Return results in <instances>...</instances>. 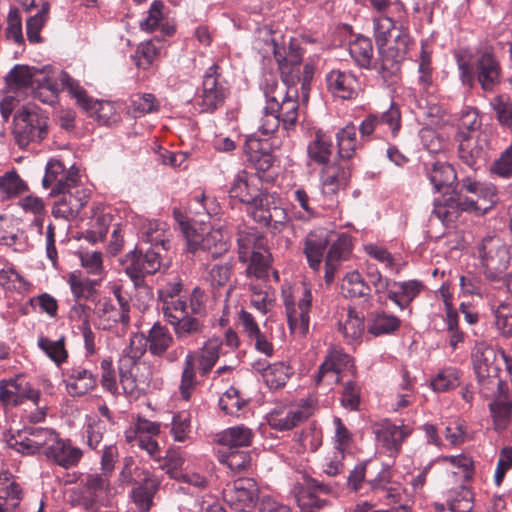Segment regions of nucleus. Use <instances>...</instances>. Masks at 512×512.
Wrapping results in <instances>:
<instances>
[{
  "mask_svg": "<svg viewBox=\"0 0 512 512\" xmlns=\"http://www.w3.org/2000/svg\"><path fill=\"white\" fill-rule=\"evenodd\" d=\"M50 6L47 2L42 3L41 9L28 18L26 22V33L30 43L37 44L43 41L40 31L44 27L49 13Z\"/></svg>",
  "mask_w": 512,
  "mask_h": 512,
  "instance_id": "57",
  "label": "nucleus"
},
{
  "mask_svg": "<svg viewBox=\"0 0 512 512\" xmlns=\"http://www.w3.org/2000/svg\"><path fill=\"white\" fill-rule=\"evenodd\" d=\"M364 320L353 309H349L346 319L339 322V330L342 332L348 344L357 342L364 332Z\"/></svg>",
  "mask_w": 512,
  "mask_h": 512,
  "instance_id": "54",
  "label": "nucleus"
},
{
  "mask_svg": "<svg viewBox=\"0 0 512 512\" xmlns=\"http://www.w3.org/2000/svg\"><path fill=\"white\" fill-rule=\"evenodd\" d=\"M400 325L398 317L384 311H376L369 316L368 332L374 336L391 334L397 331Z\"/></svg>",
  "mask_w": 512,
  "mask_h": 512,
  "instance_id": "44",
  "label": "nucleus"
},
{
  "mask_svg": "<svg viewBox=\"0 0 512 512\" xmlns=\"http://www.w3.org/2000/svg\"><path fill=\"white\" fill-rule=\"evenodd\" d=\"M247 161L256 169V173L267 172L274 164L275 157L267 141L256 137H248L243 146Z\"/></svg>",
  "mask_w": 512,
  "mask_h": 512,
  "instance_id": "25",
  "label": "nucleus"
},
{
  "mask_svg": "<svg viewBox=\"0 0 512 512\" xmlns=\"http://www.w3.org/2000/svg\"><path fill=\"white\" fill-rule=\"evenodd\" d=\"M351 177V168L348 162L335 161L323 166L321 171L322 195L324 205L331 207L337 201L336 197L340 189L345 188Z\"/></svg>",
  "mask_w": 512,
  "mask_h": 512,
  "instance_id": "12",
  "label": "nucleus"
},
{
  "mask_svg": "<svg viewBox=\"0 0 512 512\" xmlns=\"http://www.w3.org/2000/svg\"><path fill=\"white\" fill-rule=\"evenodd\" d=\"M332 155L330 136L322 130H317L307 145V156L310 162L320 166L329 164Z\"/></svg>",
  "mask_w": 512,
  "mask_h": 512,
  "instance_id": "35",
  "label": "nucleus"
},
{
  "mask_svg": "<svg viewBox=\"0 0 512 512\" xmlns=\"http://www.w3.org/2000/svg\"><path fill=\"white\" fill-rule=\"evenodd\" d=\"M331 241V235L325 229L310 231L304 239L303 253L306 256L308 265L314 271L320 269L324 252Z\"/></svg>",
  "mask_w": 512,
  "mask_h": 512,
  "instance_id": "26",
  "label": "nucleus"
},
{
  "mask_svg": "<svg viewBox=\"0 0 512 512\" xmlns=\"http://www.w3.org/2000/svg\"><path fill=\"white\" fill-rule=\"evenodd\" d=\"M160 482L156 478L147 477L144 482L132 490V497L139 510L148 512L153 503V497L159 489Z\"/></svg>",
  "mask_w": 512,
  "mask_h": 512,
  "instance_id": "46",
  "label": "nucleus"
},
{
  "mask_svg": "<svg viewBox=\"0 0 512 512\" xmlns=\"http://www.w3.org/2000/svg\"><path fill=\"white\" fill-rule=\"evenodd\" d=\"M37 344L57 367H61V365L67 361L68 351L65 348V337L53 341L48 337L40 336Z\"/></svg>",
  "mask_w": 512,
  "mask_h": 512,
  "instance_id": "52",
  "label": "nucleus"
},
{
  "mask_svg": "<svg viewBox=\"0 0 512 512\" xmlns=\"http://www.w3.org/2000/svg\"><path fill=\"white\" fill-rule=\"evenodd\" d=\"M58 81L63 89H66L69 95L76 100L77 105L85 110L89 107L92 97H90L86 90L80 85L79 81L72 78L67 72L61 71Z\"/></svg>",
  "mask_w": 512,
  "mask_h": 512,
  "instance_id": "55",
  "label": "nucleus"
},
{
  "mask_svg": "<svg viewBox=\"0 0 512 512\" xmlns=\"http://www.w3.org/2000/svg\"><path fill=\"white\" fill-rule=\"evenodd\" d=\"M422 289L423 284L418 280L393 281L387 298L401 310H404L419 295Z\"/></svg>",
  "mask_w": 512,
  "mask_h": 512,
  "instance_id": "33",
  "label": "nucleus"
},
{
  "mask_svg": "<svg viewBox=\"0 0 512 512\" xmlns=\"http://www.w3.org/2000/svg\"><path fill=\"white\" fill-rule=\"evenodd\" d=\"M474 195L477 196V200H474L476 202L474 212L477 214L487 213L497 201V189L490 182H483Z\"/></svg>",
  "mask_w": 512,
  "mask_h": 512,
  "instance_id": "62",
  "label": "nucleus"
},
{
  "mask_svg": "<svg viewBox=\"0 0 512 512\" xmlns=\"http://www.w3.org/2000/svg\"><path fill=\"white\" fill-rule=\"evenodd\" d=\"M176 338L180 341L202 333L204 325L199 317L186 314L170 324Z\"/></svg>",
  "mask_w": 512,
  "mask_h": 512,
  "instance_id": "51",
  "label": "nucleus"
},
{
  "mask_svg": "<svg viewBox=\"0 0 512 512\" xmlns=\"http://www.w3.org/2000/svg\"><path fill=\"white\" fill-rule=\"evenodd\" d=\"M374 432L377 441L393 456L401 451L403 441L411 434V428L384 420L376 426Z\"/></svg>",
  "mask_w": 512,
  "mask_h": 512,
  "instance_id": "23",
  "label": "nucleus"
},
{
  "mask_svg": "<svg viewBox=\"0 0 512 512\" xmlns=\"http://www.w3.org/2000/svg\"><path fill=\"white\" fill-rule=\"evenodd\" d=\"M228 95V83L215 63L204 72L202 86L195 97L196 106L201 113H213L224 105Z\"/></svg>",
  "mask_w": 512,
  "mask_h": 512,
  "instance_id": "7",
  "label": "nucleus"
},
{
  "mask_svg": "<svg viewBox=\"0 0 512 512\" xmlns=\"http://www.w3.org/2000/svg\"><path fill=\"white\" fill-rule=\"evenodd\" d=\"M39 398V390L34 389L21 376L0 381V401L3 404L17 406L26 400H30L37 405Z\"/></svg>",
  "mask_w": 512,
  "mask_h": 512,
  "instance_id": "20",
  "label": "nucleus"
},
{
  "mask_svg": "<svg viewBox=\"0 0 512 512\" xmlns=\"http://www.w3.org/2000/svg\"><path fill=\"white\" fill-rule=\"evenodd\" d=\"M501 351L486 342H477L472 352V363L481 393L490 397L497 391L502 394L506 387L499 379Z\"/></svg>",
  "mask_w": 512,
  "mask_h": 512,
  "instance_id": "4",
  "label": "nucleus"
},
{
  "mask_svg": "<svg viewBox=\"0 0 512 512\" xmlns=\"http://www.w3.org/2000/svg\"><path fill=\"white\" fill-rule=\"evenodd\" d=\"M252 439V430L244 425L228 428L218 435V443L231 448L249 446Z\"/></svg>",
  "mask_w": 512,
  "mask_h": 512,
  "instance_id": "47",
  "label": "nucleus"
},
{
  "mask_svg": "<svg viewBox=\"0 0 512 512\" xmlns=\"http://www.w3.org/2000/svg\"><path fill=\"white\" fill-rule=\"evenodd\" d=\"M481 121L479 119L478 111L474 108H466L461 112L458 130L455 138L469 137L478 134H487L481 129Z\"/></svg>",
  "mask_w": 512,
  "mask_h": 512,
  "instance_id": "53",
  "label": "nucleus"
},
{
  "mask_svg": "<svg viewBox=\"0 0 512 512\" xmlns=\"http://www.w3.org/2000/svg\"><path fill=\"white\" fill-rule=\"evenodd\" d=\"M55 439V431L44 427H25L6 436L8 447L22 455H35L47 450L49 442Z\"/></svg>",
  "mask_w": 512,
  "mask_h": 512,
  "instance_id": "9",
  "label": "nucleus"
},
{
  "mask_svg": "<svg viewBox=\"0 0 512 512\" xmlns=\"http://www.w3.org/2000/svg\"><path fill=\"white\" fill-rule=\"evenodd\" d=\"M126 275L133 284H141L147 275H153L161 267L159 250L149 248L145 252L134 249L125 255L123 260Z\"/></svg>",
  "mask_w": 512,
  "mask_h": 512,
  "instance_id": "10",
  "label": "nucleus"
},
{
  "mask_svg": "<svg viewBox=\"0 0 512 512\" xmlns=\"http://www.w3.org/2000/svg\"><path fill=\"white\" fill-rule=\"evenodd\" d=\"M167 223L163 221H149L143 228L142 239L149 242L155 250L161 248L168 250L170 248V237Z\"/></svg>",
  "mask_w": 512,
  "mask_h": 512,
  "instance_id": "38",
  "label": "nucleus"
},
{
  "mask_svg": "<svg viewBox=\"0 0 512 512\" xmlns=\"http://www.w3.org/2000/svg\"><path fill=\"white\" fill-rule=\"evenodd\" d=\"M238 259L242 263H247L253 252L263 250L268 246V240L261 232L255 228H245L239 230L238 238Z\"/></svg>",
  "mask_w": 512,
  "mask_h": 512,
  "instance_id": "32",
  "label": "nucleus"
},
{
  "mask_svg": "<svg viewBox=\"0 0 512 512\" xmlns=\"http://www.w3.org/2000/svg\"><path fill=\"white\" fill-rule=\"evenodd\" d=\"M490 105L499 124L512 133V102L506 95L492 98Z\"/></svg>",
  "mask_w": 512,
  "mask_h": 512,
  "instance_id": "60",
  "label": "nucleus"
},
{
  "mask_svg": "<svg viewBox=\"0 0 512 512\" xmlns=\"http://www.w3.org/2000/svg\"><path fill=\"white\" fill-rule=\"evenodd\" d=\"M357 129L350 123L336 133L339 162H347L357 149Z\"/></svg>",
  "mask_w": 512,
  "mask_h": 512,
  "instance_id": "43",
  "label": "nucleus"
},
{
  "mask_svg": "<svg viewBox=\"0 0 512 512\" xmlns=\"http://www.w3.org/2000/svg\"><path fill=\"white\" fill-rule=\"evenodd\" d=\"M34 69L27 65H15L5 76L10 89H21L33 85Z\"/></svg>",
  "mask_w": 512,
  "mask_h": 512,
  "instance_id": "58",
  "label": "nucleus"
},
{
  "mask_svg": "<svg viewBox=\"0 0 512 512\" xmlns=\"http://www.w3.org/2000/svg\"><path fill=\"white\" fill-rule=\"evenodd\" d=\"M489 172L493 177L506 180L512 178V144L492 162Z\"/></svg>",
  "mask_w": 512,
  "mask_h": 512,
  "instance_id": "64",
  "label": "nucleus"
},
{
  "mask_svg": "<svg viewBox=\"0 0 512 512\" xmlns=\"http://www.w3.org/2000/svg\"><path fill=\"white\" fill-rule=\"evenodd\" d=\"M326 85L332 95L344 100L354 99L359 90V82L349 71L331 70L326 75Z\"/></svg>",
  "mask_w": 512,
  "mask_h": 512,
  "instance_id": "27",
  "label": "nucleus"
},
{
  "mask_svg": "<svg viewBox=\"0 0 512 512\" xmlns=\"http://www.w3.org/2000/svg\"><path fill=\"white\" fill-rule=\"evenodd\" d=\"M222 345L220 338L212 337L199 349L188 351L183 361L178 387L182 399L190 400L199 383L197 372L201 377H206L212 371L220 357Z\"/></svg>",
  "mask_w": 512,
  "mask_h": 512,
  "instance_id": "3",
  "label": "nucleus"
},
{
  "mask_svg": "<svg viewBox=\"0 0 512 512\" xmlns=\"http://www.w3.org/2000/svg\"><path fill=\"white\" fill-rule=\"evenodd\" d=\"M61 374L65 389L71 397H83L97 387V374L84 363H73L64 368Z\"/></svg>",
  "mask_w": 512,
  "mask_h": 512,
  "instance_id": "15",
  "label": "nucleus"
},
{
  "mask_svg": "<svg viewBox=\"0 0 512 512\" xmlns=\"http://www.w3.org/2000/svg\"><path fill=\"white\" fill-rule=\"evenodd\" d=\"M78 169L71 167L66 169L59 160H50L46 165L45 175L42 180L44 188H50V196H56L71 190L80 184Z\"/></svg>",
  "mask_w": 512,
  "mask_h": 512,
  "instance_id": "13",
  "label": "nucleus"
},
{
  "mask_svg": "<svg viewBox=\"0 0 512 512\" xmlns=\"http://www.w3.org/2000/svg\"><path fill=\"white\" fill-rule=\"evenodd\" d=\"M311 415V406L305 404L290 409L285 415L280 413H271L267 417V422L269 426L274 430L287 431L303 423Z\"/></svg>",
  "mask_w": 512,
  "mask_h": 512,
  "instance_id": "30",
  "label": "nucleus"
},
{
  "mask_svg": "<svg viewBox=\"0 0 512 512\" xmlns=\"http://www.w3.org/2000/svg\"><path fill=\"white\" fill-rule=\"evenodd\" d=\"M480 267L484 277L490 282L506 279L510 265V251L499 237H486L478 247Z\"/></svg>",
  "mask_w": 512,
  "mask_h": 512,
  "instance_id": "5",
  "label": "nucleus"
},
{
  "mask_svg": "<svg viewBox=\"0 0 512 512\" xmlns=\"http://www.w3.org/2000/svg\"><path fill=\"white\" fill-rule=\"evenodd\" d=\"M98 325L103 330H111L118 323L127 326L130 322V315L126 310L121 311L111 300L104 299L97 308Z\"/></svg>",
  "mask_w": 512,
  "mask_h": 512,
  "instance_id": "36",
  "label": "nucleus"
},
{
  "mask_svg": "<svg viewBox=\"0 0 512 512\" xmlns=\"http://www.w3.org/2000/svg\"><path fill=\"white\" fill-rule=\"evenodd\" d=\"M249 264L246 273L249 277H255L260 280H267L269 277V270L272 264V255L268 246L263 250H258L250 255Z\"/></svg>",
  "mask_w": 512,
  "mask_h": 512,
  "instance_id": "45",
  "label": "nucleus"
},
{
  "mask_svg": "<svg viewBox=\"0 0 512 512\" xmlns=\"http://www.w3.org/2000/svg\"><path fill=\"white\" fill-rule=\"evenodd\" d=\"M47 116L33 105L19 109L14 116L13 134L17 145L24 149L32 142H40L47 135Z\"/></svg>",
  "mask_w": 512,
  "mask_h": 512,
  "instance_id": "6",
  "label": "nucleus"
},
{
  "mask_svg": "<svg viewBox=\"0 0 512 512\" xmlns=\"http://www.w3.org/2000/svg\"><path fill=\"white\" fill-rule=\"evenodd\" d=\"M402 116L397 103L391 102L387 110L381 113H369L361 121L359 132L364 141L371 140L372 135L381 126H386L393 137H396L401 129Z\"/></svg>",
  "mask_w": 512,
  "mask_h": 512,
  "instance_id": "14",
  "label": "nucleus"
},
{
  "mask_svg": "<svg viewBox=\"0 0 512 512\" xmlns=\"http://www.w3.org/2000/svg\"><path fill=\"white\" fill-rule=\"evenodd\" d=\"M218 205L214 200H209L202 192L195 195L189 202V211L195 217H199L197 221L203 223L206 218L218 213Z\"/></svg>",
  "mask_w": 512,
  "mask_h": 512,
  "instance_id": "59",
  "label": "nucleus"
},
{
  "mask_svg": "<svg viewBox=\"0 0 512 512\" xmlns=\"http://www.w3.org/2000/svg\"><path fill=\"white\" fill-rule=\"evenodd\" d=\"M373 45L369 37L357 36L354 41L349 44V53L355 63L365 69H374Z\"/></svg>",
  "mask_w": 512,
  "mask_h": 512,
  "instance_id": "41",
  "label": "nucleus"
},
{
  "mask_svg": "<svg viewBox=\"0 0 512 512\" xmlns=\"http://www.w3.org/2000/svg\"><path fill=\"white\" fill-rule=\"evenodd\" d=\"M174 338L167 326L155 322L147 333L148 351L155 357H163L173 345Z\"/></svg>",
  "mask_w": 512,
  "mask_h": 512,
  "instance_id": "34",
  "label": "nucleus"
},
{
  "mask_svg": "<svg viewBox=\"0 0 512 512\" xmlns=\"http://www.w3.org/2000/svg\"><path fill=\"white\" fill-rule=\"evenodd\" d=\"M455 139L458 142L459 159L476 171L479 168V164L486 160L489 148L488 135L478 134V136H462Z\"/></svg>",
  "mask_w": 512,
  "mask_h": 512,
  "instance_id": "21",
  "label": "nucleus"
},
{
  "mask_svg": "<svg viewBox=\"0 0 512 512\" xmlns=\"http://www.w3.org/2000/svg\"><path fill=\"white\" fill-rule=\"evenodd\" d=\"M498 395V398L489 404L491 415L493 418L494 429L497 431H503L507 428L511 412H512V403L506 399L504 396V390L502 394H499L497 391L494 395Z\"/></svg>",
  "mask_w": 512,
  "mask_h": 512,
  "instance_id": "48",
  "label": "nucleus"
},
{
  "mask_svg": "<svg viewBox=\"0 0 512 512\" xmlns=\"http://www.w3.org/2000/svg\"><path fill=\"white\" fill-rule=\"evenodd\" d=\"M188 251L197 255L200 260L216 259L229 249L227 237L220 229H212L204 236L187 235Z\"/></svg>",
  "mask_w": 512,
  "mask_h": 512,
  "instance_id": "11",
  "label": "nucleus"
},
{
  "mask_svg": "<svg viewBox=\"0 0 512 512\" xmlns=\"http://www.w3.org/2000/svg\"><path fill=\"white\" fill-rule=\"evenodd\" d=\"M447 505L450 512H471L474 507V494L466 486L452 489L447 496Z\"/></svg>",
  "mask_w": 512,
  "mask_h": 512,
  "instance_id": "50",
  "label": "nucleus"
},
{
  "mask_svg": "<svg viewBox=\"0 0 512 512\" xmlns=\"http://www.w3.org/2000/svg\"><path fill=\"white\" fill-rule=\"evenodd\" d=\"M263 92L266 101L258 126L261 134L274 133L280 124L286 131L293 129L298 119V89L280 85L275 79H267Z\"/></svg>",
  "mask_w": 512,
  "mask_h": 512,
  "instance_id": "2",
  "label": "nucleus"
},
{
  "mask_svg": "<svg viewBox=\"0 0 512 512\" xmlns=\"http://www.w3.org/2000/svg\"><path fill=\"white\" fill-rule=\"evenodd\" d=\"M62 197L54 204L52 215L65 220L76 217L87 204L89 195L81 185L61 193Z\"/></svg>",
  "mask_w": 512,
  "mask_h": 512,
  "instance_id": "24",
  "label": "nucleus"
},
{
  "mask_svg": "<svg viewBox=\"0 0 512 512\" xmlns=\"http://www.w3.org/2000/svg\"><path fill=\"white\" fill-rule=\"evenodd\" d=\"M224 499L238 512H250L258 500V486L251 478H238L224 490Z\"/></svg>",
  "mask_w": 512,
  "mask_h": 512,
  "instance_id": "16",
  "label": "nucleus"
},
{
  "mask_svg": "<svg viewBox=\"0 0 512 512\" xmlns=\"http://www.w3.org/2000/svg\"><path fill=\"white\" fill-rule=\"evenodd\" d=\"M44 455L61 467L70 468L77 465L83 453L80 448L72 446L69 440L60 439L55 432V439L49 442Z\"/></svg>",
  "mask_w": 512,
  "mask_h": 512,
  "instance_id": "28",
  "label": "nucleus"
},
{
  "mask_svg": "<svg viewBox=\"0 0 512 512\" xmlns=\"http://www.w3.org/2000/svg\"><path fill=\"white\" fill-rule=\"evenodd\" d=\"M427 177L436 192L451 188L457 181L454 167L446 162H435L427 170Z\"/></svg>",
  "mask_w": 512,
  "mask_h": 512,
  "instance_id": "37",
  "label": "nucleus"
},
{
  "mask_svg": "<svg viewBox=\"0 0 512 512\" xmlns=\"http://www.w3.org/2000/svg\"><path fill=\"white\" fill-rule=\"evenodd\" d=\"M330 235L333 236V234ZM335 236L336 239L331 238L325 257L324 278L327 284L333 282L342 262L350 258L353 249L352 237L349 234L340 233Z\"/></svg>",
  "mask_w": 512,
  "mask_h": 512,
  "instance_id": "19",
  "label": "nucleus"
},
{
  "mask_svg": "<svg viewBox=\"0 0 512 512\" xmlns=\"http://www.w3.org/2000/svg\"><path fill=\"white\" fill-rule=\"evenodd\" d=\"M476 202L461 195L451 196L444 201L435 200L433 214L446 227L453 225L462 212H474Z\"/></svg>",
  "mask_w": 512,
  "mask_h": 512,
  "instance_id": "22",
  "label": "nucleus"
},
{
  "mask_svg": "<svg viewBox=\"0 0 512 512\" xmlns=\"http://www.w3.org/2000/svg\"><path fill=\"white\" fill-rule=\"evenodd\" d=\"M273 54L278 66L283 63L301 64L303 60V49L295 38H290L288 43L278 44L273 40Z\"/></svg>",
  "mask_w": 512,
  "mask_h": 512,
  "instance_id": "42",
  "label": "nucleus"
},
{
  "mask_svg": "<svg viewBox=\"0 0 512 512\" xmlns=\"http://www.w3.org/2000/svg\"><path fill=\"white\" fill-rule=\"evenodd\" d=\"M373 32L379 57L374 62V70L384 81L397 75L413 39L408 28L397 26L391 15L373 16Z\"/></svg>",
  "mask_w": 512,
  "mask_h": 512,
  "instance_id": "1",
  "label": "nucleus"
},
{
  "mask_svg": "<svg viewBox=\"0 0 512 512\" xmlns=\"http://www.w3.org/2000/svg\"><path fill=\"white\" fill-rule=\"evenodd\" d=\"M277 202H280V198L277 194L275 192H269L268 188L265 187L253 201L247 204L248 212L254 221L260 224L266 219L265 217Z\"/></svg>",
  "mask_w": 512,
  "mask_h": 512,
  "instance_id": "39",
  "label": "nucleus"
},
{
  "mask_svg": "<svg viewBox=\"0 0 512 512\" xmlns=\"http://www.w3.org/2000/svg\"><path fill=\"white\" fill-rule=\"evenodd\" d=\"M273 178L268 176L265 179L258 173H249L246 170H240L234 177V180L229 189L231 198H236L244 204L253 201L263 189L264 182L270 183Z\"/></svg>",
  "mask_w": 512,
  "mask_h": 512,
  "instance_id": "17",
  "label": "nucleus"
},
{
  "mask_svg": "<svg viewBox=\"0 0 512 512\" xmlns=\"http://www.w3.org/2000/svg\"><path fill=\"white\" fill-rule=\"evenodd\" d=\"M118 373L124 394L138 399L149 387L153 377V366L146 361L137 362L131 358L120 357Z\"/></svg>",
  "mask_w": 512,
  "mask_h": 512,
  "instance_id": "8",
  "label": "nucleus"
},
{
  "mask_svg": "<svg viewBox=\"0 0 512 512\" xmlns=\"http://www.w3.org/2000/svg\"><path fill=\"white\" fill-rule=\"evenodd\" d=\"M22 489L14 481L0 486V512H15L22 500Z\"/></svg>",
  "mask_w": 512,
  "mask_h": 512,
  "instance_id": "56",
  "label": "nucleus"
},
{
  "mask_svg": "<svg viewBox=\"0 0 512 512\" xmlns=\"http://www.w3.org/2000/svg\"><path fill=\"white\" fill-rule=\"evenodd\" d=\"M341 290L346 298H364L367 302L371 300V288L358 271L346 274Z\"/></svg>",
  "mask_w": 512,
  "mask_h": 512,
  "instance_id": "40",
  "label": "nucleus"
},
{
  "mask_svg": "<svg viewBox=\"0 0 512 512\" xmlns=\"http://www.w3.org/2000/svg\"><path fill=\"white\" fill-rule=\"evenodd\" d=\"M460 384V374L458 369L447 367L440 370L431 381L432 389L436 392H446L458 387Z\"/></svg>",
  "mask_w": 512,
  "mask_h": 512,
  "instance_id": "61",
  "label": "nucleus"
},
{
  "mask_svg": "<svg viewBox=\"0 0 512 512\" xmlns=\"http://www.w3.org/2000/svg\"><path fill=\"white\" fill-rule=\"evenodd\" d=\"M170 434L177 442H185L190 439L191 415L189 412L182 411L173 415L170 424Z\"/></svg>",
  "mask_w": 512,
  "mask_h": 512,
  "instance_id": "63",
  "label": "nucleus"
},
{
  "mask_svg": "<svg viewBox=\"0 0 512 512\" xmlns=\"http://www.w3.org/2000/svg\"><path fill=\"white\" fill-rule=\"evenodd\" d=\"M281 76L280 85H285L287 88L297 89V84L301 83L302 88L310 84V81L314 75V66L310 63L306 64H294V63H283L278 66Z\"/></svg>",
  "mask_w": 512,
  "mask_h": 512,
  "instance_id": "29",
  "label": "nucleus"
},
{
  "mask_svg": "<svg viewBox=\"0 0 512 512\" xmlns=\"http://www.w3.org/2000/svg\"><path fill=\"white\" fill-rule=\"evenodd\" d=\"M311 306L312 293L306 286L303 289L302 297L298 300L297 306L292 300L285 299L286 315L291 333L304 336L308 332Z\"/></svg>",
  "mask_w": 512,
  "mask_h": 512,
  "instance_id": "18",
  "label": "nucleus"
},
{
  "mask_svg": "<svg viewBox=\"0 0 512 512\" xmlns=\"http://www.w3.org/2000/svg\"><path fill=\"white\" fill-rule=\"evenodd\" d=\"M431 52L421 43V52L418 59L417 85L422 91L428 92L434 84V69L432 67Z\"/></svg>",
  "mask_w": 512,
  "mask_h": 512,
  "instance_id": "49",
  "label": "nucleus"
},
{
  "mask_svg": "<svg viewBox=\"0 0 512 512\" xmlns=\"http://www.w3.org/2000/svg\"><path fill=\"white\" fill-rule=\"evenodd\" d=\"M477 79L484 91H492L500 83V65L491 53H483L476 65Z\"/></svg>",
  "mask_w": 512,
  "mask_h": 512,
  "instance_id": "31",
  "label": "nucleus"
}]
</instances>
